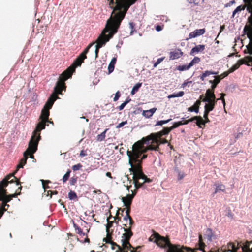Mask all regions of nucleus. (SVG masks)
Returning <instances> with one entry per match:
<instances>
[{
  "mask_svg": "<svg viewBox=\"0 0 252 252\" xmlns=\"http://www.w3.org/2000/svg\"><path fill=\"white\" fill-rule=\"evenodd\" d=\"M38 143L37 140L35 141H33L32 139L30 140L28 147L23 153L26 156V157L28 158L29 156L31 158H34L33 154L35 153L37 150Z\"/></svg>",
  "mask_w": 252,
  "mask_h": 252,
  "instance_id": "12",
  "label": "nucleus"
},
{
  "mask_svg": "<svg viewBox=\"0 0 252 252\" xmlns=\"http://www.w3.org/2000/svg\"><path fill=\"white\" fill-rule=\"evenodd\" d=\"M77 182V177H72L70 179L69 183L70 185H74Z\"/></svg>",
  "mask_w": 252,
  "mask_h": 252,
  "instance_id": "59",
  "label": "nucleus"
},
{
  "mask_svg": "<svg viewBox=\"0 0 252 252\" xmlns=\"http://www.w3.org/2000/svg\"><path fill=\"white\" fill-rule=\"evenodd\" d=\"M172 130L170 127H164L163 130L156 132L152 133V136H157V137H162L163 135H168L169 133Z\"/></svg>",
  "mask_w": 252,
  "mask_h": 252,
  "instance_id": "18",
  "label": "nucleus"
},
{
  "mask_svg": "<svg viewBox=\"0 0 252 252\" xmlns=\"http://www.w3.org/2000/svg\"><path fill=\"white\" fill-rule=\"evenodd\" d=\"M129 28L130 29V34H132L133 31H135V24L133 22H130L129 24Z\"/></svg>",
  "mask_w": 252,
  "mask_h": 252,
  "instance_id": "56",
  "label": "nucleus"
},
{
  "mask_svg": "<svg viewBox=\"0 0 252 252\" xmlns=\"http://www.w3.org/2000/svg\"><path fill=\"white\" fill-rule=\"evenodd\" d=\"M69 76V75L63 79V80L61 81L60 80V81H57L56 82V85L54 88L53 92L51 94L50 97L48 98L47 101L44 106V107L41 110V114L39 117L40 120L51 122L49 120V117L50 115L49 110L52 107L54 102L57 99L59 98L58 94H62V91L65 90L66 85L65 81L68 79Z\"/></svg>",
  "mask_w": 252,
  "mask_h": 252,
  "instance_id": "3",
  "label": "nucleus"
},
{
  "mask_svg": "<svg viewBox=\"0 0 252 252\" xmlns=\"http://www.w3.org/2000/svg\"><path fill=\"white\" fill-rule=\"evenodd\" d=\"M142 85V83H138L136 84L134 87H133L131 91V94H135L136 92H137L139 90V89L141 87Z\"/></svg>",
  "mask_w": 252,
  "mask_h": 252,
  "instance_id": "37",
  "label": "nucleus"
},
{
  "mask_svg": "<svg viewBox=\"0 0 252 252\" xmlns=\"http://www.w3.org/2000/svg\"><path fill=\"white\" fill-rule=\"evenodd\" d=\"M200 105V100H197L192 106L188 108V111L189 112H195V113H198L199 112Z\"/></svg>",
  "mask_w": 252,
  "mask_h": 252,
  "instance_id": "20",
  "label": "nucleus"
},
{
  "mask_svg": "<svg viewBox=\"0 0 252 252\" xmlns=\"http://www.w3.org/2000/svg\"><path fill=\"white\" fill-rule=\"evenodd\" d=\"M171 120V119H169L166 120H161V121H158L156 124L155 125L156 126H162L163 124H166L168 122H169Z\"/></svg>",
  "mask_w": 252,
  "mask_h": 252,
  "instance_id": "47",
  "label": "nucleus"
},
{
  "mask_svg": "<svg viewBox=\"0 0 252 252\" xmlns=\"http://www.w3.org/2000/svg\"><path fill=\"white\" fill-rule=\"evenodd\" d=\"M107 224L106 226V230H110V228L112 227L114 221H110L109 218L107 219Z\"/></svg>",
  "mask_w": 252,
  "mask_h": 252,
  "instance_id": "48",
  "label": "nucleus"
},
{
  "mask_svg": "<svg viewBox=\"0 0 252 252\" xmlns=\"http://www.w3.org/2000/svg\"><path fill=\"white\" fill-rule=\"evenodd\" d=\"M120 96H121V94L120 93V92L117 91L115 94V97H114V99H113L114 101H117L119 99Z\"/></svg>",
  "mask_w": 252,
  "mask_h": 252,
  "instance_id": "62",
  "label": "nucleus"
},
{
  "mask_svg": "<svg viewBox=\"0 0 252 252\" xmlns=\"http://www.w3.org/2000/svg\"><path fill=\"white\" fill-rule=\"evenodd\" d=\"M137 0H116L115 6L112 11V14L115 13L122 20L131 5Z\"/></svg>",
  "mask_w": 252,
  "mask_h": 252,
  "instance_id": "6",
  "label": "nucleus"
},
{
  "mask_svg": "<svg viewBox=\"0 0 252 252\" xmlns=\"http://www.w3.org/2000/svg\"><path fill=\"white\" fill-rule=\"evenodd\" d=\"M119 211H121L122 212V213H123L124 211V209L119 208L118 211L116 213V216L114 217L115 222L117 224H118L119 223V222L121 220V217L118 216V214H119Z\"/></svg>",
  "mask_w": 252,
  "mask_h": 252,
  "instance_id": "40",
  "label": "nucleus"
},
{
  "mask_svg": "<svg viewBox=\"0 0 252 252\" xmlns=\"http://www.w3.org/2000/svg\"><path fill=\"white\" fill-rule=\"evenodd\" d=\"M0 198L1 200L4 199L7 203L12 200L11 198L7 194V192H5L4 194H0Z\"/></svg>",
  "mask_w": 252,
  "mask_h": 252,
  "instance_id": "34",
  "label": "nucleus"
},
{
  "mask_svg": "<svg viewBox=\"0 0 252 252\" xmlns=\"http://www.w3.org/2000/svg\"><path fill=\"white\" fill-rule=\"evenodd\" d=\"M123 252H139V251H136L135 248L132 246V247L128 249H125Z\"/></svg>",
  "mask_w": 252,
  "mask_h": 252,
  "instance_id": "58",
  "label": "nucleus"
},
{
  "mask_svg": "<svg viewBox=\"0 0 252 252\" xmlns=\"http://www.w3.org/2000/svg\"><path fill=\"white\" fill-rule=\"evenodd\" d=\"M185 176V174L184 172L181 171L178 172V180H181L183 179Z\"/></svg>",
  "mask_w": 252,
  "mask_h": 252,
  "instance_id": "54",
  "label": "nucleus"
},
{
  "mask_svg": "<svg viewBox=\"0 0 252 252\" xmlns=\"http://www.w3.org/2000/svg\"><path fill=\"white\" fill-rule=\"evenodd\" d=\"M27 159L28 158L23 154V158L20 159L19 163L17 165L16 170L14 172L15 174L20 168L23 167L24 165H25L27 162Z\"/></svg>",
  "mask_w": 252,
  "mask_h": 252,
  "instance_id": "24",
  "label": "nucleus"
},
{
  "mask_svg": "<svg viewBox=\"0 0 252 252\" xmlns=\"http://www.w3.org/2000/svg\"><path fill=\"white\" fill-rule=\"evenodd\" d=\"M193 117H197L194 120L196 121V124L199 128H202L204 127L205 125L203 118L200 116H196Z\"/></svg>",
  "mask_w": 252,
  "mask_h": 252,
  "instance_id": "28",
  "label": "nucleus"
},
{
  "mask_svg": "<svg viewBox=\"0 0 252 252\" xmlns=\"http://www.w3.org/2000/svg\"><path fill=\"white\" fill-rule=\"evenodd\" d=\"M204 45H198L193 47L190 51V55H194V53H197L199 52H202L205 49Z\"/></svg>",
  "mask_w": 252,
  "mask_h": 252,
  "instance_id": "23",
  "label": "nucleus"
},
{
  "mask_svg": "<svg viewBox=\"0 0 252 252\" xmlns=\"http://www.w3.org/2000/svg\"><path fill=\"white\" fill-rule=\"evenodd\" d=\"M249 54V56H246L244 58L239 60L237 63L228 70L229 72L230 73L233 72L235 70L238 69L240 65L244 64L247 66L252 65V64H250V62H252V54Z\"/></svg>",
  "mask_w": 252,
  "mask_h": 252,
  "instance_id": "11",
  "label": "nucleus"
},
{
  "mask_svg": "<svg viewBox=\"0 0 252 252\" xmlns=\"http://www.w3.org/2000/svg\"><path fill=\"white\" fill-rule=\"evenodd\" d=\"M154 239V242L157 245L161 248L168 247L167 252H183L187 247L180 248V245H174L171 244L168 238L160 235L158 233L154 232L151 236Z\"/></svg>",
  "mask_w": 252,
  "mask_h": 252,
  "instance_id": "5",
  "label": "nucleus"
},
{
  "mask_svg": "<svg viewBox=\"0 0 252 252\" xmlns=\"http://www.w3.org/2000/svg\"><path fill=\"white\" fill-rule=\"evenodd\" d=\"M107 129H105L103 132H102L101 134L97 135L96 140L98 141H102L104 140L105 138V134L107 131Z\"/></svg>",
  "mask_w": 252,
  "mask_h": 252,
  "instance_id": "41",
  "label": "nucleus"
},
{
  "mask_svg": "<svg viewBox=\"0 0 252 252\" xmlns=\"http://www.w3.org/2000/svg\"><path fill=\"white\" fill-rule=\"evenodd\" d=\"M122 20L116 14L111 13L110 17L107 21L106 25L101 34L97 38L95 43L97 45L105 44L115 34L119 29Z\"/></svg>",
  "mask_w": 252,
  "mask_h": 252,
  "instance_id": "2",
  "label": "nucleus"
},
{
  "mask_svg": "<svg viewBox=\"0 0 252 252\" xmlns=\"http://www.w3.org/2000/svg\"><path fill=\"white\" fill-rule=\"evenodd\" d=\"M190 67H189V65H179L177 67V69L179 71H184L189 69Z\"/></svg>",
  "mask_w": 252,
  "mask_h": 252,
  "instance_id": "44",
  "label": "nucleus"
},
{
  "mask_svg": "<svg viewBox=\"0 0 252 252\" xmlns=\"http://www.w3.org/2000/svg\"><path fill=\"white\" fill-rule=\"evenodd\" d=\"M135 188L136 187H135ZM138 189L139 188H135V190L131 194H127L126 196L122 197V200L124 203V206L128 207L131 205L133 198L136 193V190Z\"/></svg>",
  "mask_w": 252,
  "mask_h": 252,
  "instance_id": "16",
  "label": "nucleus"
},
{
  "mask_svg": "<svg viewBox=\"0 0 252 252\" xmlns=\"http://www.w3.org/2000/svg\"><path fill=\"white\" fill-rule=\"evenodd\" d=\"M205 237L208 241L211 242L213 239H216V236L210 228H207L205 231Z\"/></svg>",
  "mask_w": 252,
  "mask_h": 252,
  "instance_id": "21",
  "label": "nucleus"
},
{
  "mask_svg": "<svg viewBox=\"0 0 252 252\" xmlns=\"http://www.w3.org/2000/svg\"><path fill=\"white\" fill-rule=\"evenodd\" d=\"M107 235L106 237L104 239V241L106 243H110L112 242V234L113 231H111L110 230H106Z\"/></svg>",
  "mask_w": 252,
  "mask_h": 252,
  "instance_id": "32",
  "label": "nucleus"
},
{
  "mask_svg": "<svg viewBox=\"0 0 252 252\" xmlns=\"http://www.w3.org/2000/svg\"><path fill=\"white\" fill-rule=\"evenodd\" d=\"M210 101H217L214 94V90H213L212 88L207 90L205 96L202 99L203 102H208Z\"/></svg>",
  "mask_w": 252,
  "mask_h": 252,
  "instance_id": "15",
  "label": "nucleus"
},
{
  "mask_svg": "<svg viewBox=\"0 0 252 252\" xmlns=\"http://www.w3.org/2000/svg\"><path fill=\"white\" fill-rule=\"evenodd\" d=\"M182 125V121H179L177 122H175L172 126L170 127V129H174V128H176L178 127H179L180 126Z\"/></svg>",
  "mask_w": 252,
  "mask_h": 252,
  "instance_id": "49",
  "label": "nucleus"
},
{
  "mask_svg": "<svg viewBox=\"0 0 252 252\" xmlns=\"http://www.w3.org/2000/svg\"><path fill=\"white\" fill-rule=\"evenodd\" d=\"M101 48V45H97L95 46V58H97L98 53H99V49Z\"/></svg>",
  "mask_w": 252,
  "mask_h": 252,
  "instance_id": "61",
  "label": "nucleus"
},
{
  "mask_svg": "<svg viewBox=\"0 0 252 252\" xmlns=\"http://www.w3.org/2000/svg\"><path fill=\"white\" fill-rule=\"evenodd\" d=\"M15 173H10L6 175L3 180L0 182V194H4L7 192L5 189L9 183H13L15 182L17 186L20 185L19 180H18L15 176Z\"/></svg>",
  "mask_w": 252,
  "mask_h": 252,
  "instance_id": "9",
  "label": "nucleus"
},
{
  "mask_svg": "<svg viewBox=\"0 0 252 252\" xmlns=\"http://www.w3.org/2000/svg\"><path fill=\"white\" fill-rule=\"evenodd\" d=\"M197 117H192L190 119H189V120H186L185 121H182V125H187L188 124V123H189V122H193V121H194V119H196Z\"/></svg>",
  "mask_w": 252,
  "mask_h": 252,
  "instance_id": "57",
  "label": "nucleus"
},
{
  "mask_svg": "<svg viewBox=\"0 0 252 252\" xmlns=\"http://www.w3.org/2000/svg\"><path fill=\"white\" fill-rule=\"evenodd\" d=\"M236 3V1L235 0H232L230 1H229V2H228L227 3H226L225 5V7H230L233 4H235Z\"/></svg>",
  "mask_w": 252,
  "mask_h": 252,
  "instance_id": "64",
  "label": "nucleus"
},
{
  "mask_svg": "<svg viewBox=\"0 0 252 252\" xmlns=\"http://www.w3.org/2000/svg\"><path fill=\"white\" fill-rule=\"evenodd\" d=\"M116 61H117L116 58L114 57L112 59V60L108 65V71L109 74L111 73L114 71L115 65L116 63Z\"/></svg>",
  "mask_w": 252,
  "mask_h": 252,
  "instance_id": "27",
  "label": "nucleus"
},
{
  "mask_svg": "<svg viewBox=\"0 0 252 252\" xmlns=\"http://www.w3.org/2000/svg\"><path fill=\"white\" fill-rule=\"evenodd\" d=\"M131 100L130 99H129V98H127L125 102H124L123 103L121 104V105L119 107V110H123L124 107L126 106V105L129 102V101Z\"/></svg>",
  "mask_w": 252,
  "mask_h": 252,
  "instance_id": "46",
  "label": "nucleus"
},
{
  "mask_svg": "<svg viewBox=\"0 0 252 252\" xmlns=\"http://www.w3.org/2000/svg\"><path fill=\"white\" fill-rule=\"evenodd\" d=\"M143 140L146 141L144 142L146 143H151L154 147L158 146L159 148V145L162 144L160 143L161 141V137H157V136H152V134H150L149 135L143 137Z\"/></svg>",
  "mask_w": 252,
  "mask_h": 252,
  "instance_id": "14",
  "label": "nucleus"
},
{
  "mask_svg": "<svg viewBox=\"0 0 252 252\" xmlns=\"http://www.w3.org/2000/svg\"><path fill=\"white\" fill-rule=\"evenodd\" d=\"M73 227L76 231V233L82 236H87V234L83 232L81 228L78 226L76 224L73 222Z\"/></svg>",
  "mask_w": 252,
  "mask_h": 252,
  "instance_id": "36",
  "label": "nucleus"
},
{
  "mask_svg": "<svg viewBox=\"0 0 252 252\" xmlns=\"http://www.w3.org/2000/svg\"><path fill=\"white\" fill-rule=\"evenodd\" d=\"M245 8L244 5H240L238 6L233 11L232 13L233 17H234L235 15L238 12L241 11V10H244Z\"/></svg>",
  "mask_w": 252,
  "mask_h": 252,
  "instance_id": "42",
  "label": "nucleus"
},
{
  "mask_svg": "<svg viewBox=\"0 0 252 252\" xmlns=\"http://www.w3.org/2000/svg\"><path fill=\"white\" fill-rule=\"evenodd\" d=\"M147 157V155L143 154L141 157H140V158H138V160H139V161L140 162V166H142V160L143 159H145V158H146Z\"/></svg>",
  "mask_w": 252,
  "mask_h": 252,
  "instance_id": "60",
  "label": "nucleus"
},
{
  "mask_svg": "<svg viewBox=\"0 0 252 252\" xmlns=\"http://www.w3.org/2000/svg\"><path fill=\"white\" fill-rule=\"evenodd\" d=\"M110 244H111V247L112 249L115 250L116 248H117L116 252H123V251H125V249L124 248L123 246H120L114 242L112 241V242L110 243Z\"/></svg>",
  "mask_w": 252,
  "mask_h": 252,
  "instance_id": "29",
  "label": "nucleus"
},
{
  "mask_svg": "<svg viewBox=\"0 0 252 252\" xmlns=\"http://www.w3.org/2000/svg\"><path fill=\"white\" fill-rule=\"evenodd\" d=\"M183 55V52L180 49H175L170 53V59L175 60L179 58Z\"/></svg>",
  "mask_w": 252,
  "mask_h": 252,
  "instance_id": "19",
  "label": "nucleus"
},
{
  "mask_svg": "<svg viewBox=\"0 0 252 252\" xmlns=\"http://www.w3.org/2000/svg\"><path fill=\"white\" fill-rule=\"evenodd\" d=\"M94 42L91 43L84 50V51L79 55L73 62V64L69 66L67 69L64 71L59 76L58 80L59 81L63 80L66 77L69 75L68 79L72 76V73L75 70V67L80 66L84 62V60L87 58L86 54L88 53L90 48L94 44Z\"/></svg>",
  "mask_w": 252,
  "mask_h": 252,
  "instance_id": "4",
  "label": "nucleus"
},
{
  "mask_svg": "<svg viewBox=\"0 0 252 252\" xmlns=\"http://www.w3.org/2000/svg\"><path fill=\"white\" fill-rule=\"evenodd\" d=\"M40 120V121L37 124L36 128L33 131L32 135L30 139H32L33 141L37 140L38 142L41 139V131L44 129L46 126H48L49 123H51L53 125V122H48L42 120Z\"/></svg>",
  "mask_w": 252,
  "mask_h": 252,
  "instance_id": "10",
  "label": "nucleus"
},
{
  "mask_svg": "<svg viewBox=\"0 0 252 252\" xmlns=\"http://www.w3.org/2000/svg\"><path fill=\"white\" fill-rule=\"evenodd\" d=\"M205 29H197L190 32L189 35V37L187 38V40L191 39L192 38L196 37L198 36L203 35L205 32Z\"/></svg>",
  "mask_w": 252,
  "mask_h": 252,
  "instance_id": "17",
  "label": "nucleus"
},
{
  "mask_svg": "<svg viewBox=\"0 0 252 252\" xmlns=\"http://www.w3.org/2000/svg\"><path fill=\"white\" fill-rule=\"evenodd\" d=\"M200 59L199 57H195L189 64V67H192L194 64L198 63L200 62Z\"/></svg>",
  "mask_w": 252,
  "mask_h": 252,
  "instance_id": "43",
  "label": "nucleus"
},
{
  "mask_svg": "<svg viewBox=\"0 0 252 252\" xmlns=\"http://www.w3.org/2000/svg\"><path fill=\"white\" fill-rule=\"evenodd\" d=\"M0 201H1V203H0V211H2L3 213H4L7 210V208H6V206H7V203L6 202L4 199L0 200Z\"/></svg>",
  "mask_w": 252,
  "mask_h": 252,
  "instance_id": "35",
  "label": "nucleus"
},
{
  "mask_svg": "<svg viewBox=\"0 0 252 252\" xmlns=\"http://www.w3.org/2000/svg\"><path fill=\"white\" fill-rule=\"evenodd\" d=\"M110 7L113 10L115 6L116 0H108Z\"/></svg>",
  "mask_w": 252,
  "mask_h": 252,
  "instance_id": "55",
  "label": "nucleus"
},
{
  "mask_svg": "<svg viewBox=\"0 0 252 252\" xmlns=\"http://www.w3.org/2000/svg\"><path fill=\"white\" fill-rule=\"evenodd\" d=\"M225 95L226 94L224 93H221L220 94V95H221L220 97V98L216 99L217 101L219 100H221L222 102L224 107H225V99H224V96H225Z\"/></svg>",
  "mask_w": 252,
  "mask_h": 252,
  "instance_id": "51",
  "label": "nucleus"
},
{
  "mask_svg": "<svg viewBox=\"0 0 252 252\" xmlns=\"http://www.w3.org/2000/svg\"><path fill=\"white\" fill-rule=\"evenodd\" d=\"M218 73V72H214L213 71H205L204 72L201 76H200V79L202 81H204L205 77L209 76L210 75H217Z\"/></svg>",
  "mask_w": 252,
  "mask_h": 252,
  "instance_id": "30",
  "label": "nucleus"
},
{
  "mask_svg": "<svg viewBox=\"0 0 252 252\" xmlns=\"http://www.w3.org/2000/svg\"><path fill=\"white\" fill-rule=\"evenodd\" d=\"M184 94V92L183 91H180L177 94H173L168 96V98L169 99L174 97H181L183 96Z\"/></svg>",
  "mask_w": 252,
  "mask_h": 252,
  "instance_id": "39",
  "label": "nucleus"
},
{
  "mask_svg": "<svg viewBox=\"0 0 252 252\" xmlns=\"http://www.w3.org/2000/svg\"><path fill=\"white\" fill-rule=\"evenodd\" d=\"M82 167V165L80 163L74 165L72 167V169L73 171L79 170Z\"/></svg>",
  "mask_w": 252,
  "mask_h": 252,
  "instance_id": "53",
  "label": "nucleus"
},
{
  "mask_svg": "<svg viewBox=\"0 0 252 252\" xmlns=\"http://www.w3.org/2000/svg\"><path fill=\"white\" fill-rule=\"evenodd\" d=\"M243 32L249 39V43L246 45L244 52L245 54H252V27H246L244 28Z\"/></svg>",
  "mask_w": 252,
  "mask_h": 252,
  "instance_id": "13",
  "label": "nucleus"
},
{
  "mask_svg": "<svg viewBox=\"0 0 252 252\" xmlns=\"http://www.w3.org/2000/svg\"><path fill=\"white\" fill-rule=\"evenodd\" d=\"M214 186H216V188L215 189L214 194H216L218 192L222 191L224 192L225 190V186L222 184H214Z\"/></svg>",
  "mask_w": 252,
  "mask_h": 252,
  "instance_id": "26",
  "label": "nucleus"
},
{
  "mask_svg": "<svg viewBox=\"0 0 252 252\" xmlns=\"http://www.w3.org/2000/svg\"><path fill=\"white\" fill-rule=\"evenodd\" d=\"M165 59V57H162L160 58H158L157 61L154 63L153 66L154 67H157L159 63H160L161 62H162L164 59Z\"/></svg>",
  "mask_w": 252,
  "mask_h": 252,
  "instance_id": "52",
  "label": "nucleus"
},
{
  "mask_svg": "<svg viewBox=\"0 0 252 252\" xmlns=\"http://www.w3.org/2000/svg\"><path fill=\"white\" fill-rule=\"evenodd\" d=\"M214 80H210L209 82L212 84L211 88L213 90H215L217 85L220 83V80L217 76H214Z\"/></svg>",
  "mask_w": 252,
  "mask_h": 252,
  "instance_id": "31",
  "label": "nucleus"
},
{
  "mask_svg": "<svg viewBox=\"0 0 252 252\" xmlns=\"http://www.w3.org/2000/svg\"><path fill=\"white\" fill-rule=\"evenodd\" d=\"M229 74H230V73L228 71H225V72H223V73H222L221 74H220V75H217V76L218 77H219V78L221 80L223 78L227 76Z\"/></svg>",
  "mask_w": 252,
  "mask_h": 252,
  "instance_id": "50",
  "label": "nucleus"
},
{
  "mask_svg": "<svg viewBox=\"0 0 252 252\" xmlns=\"http://www.w3.org/2000/svg\"><path fill=\"white\" fill-rule=\"evenodd\" d=\"M123 225L125 232L122 234L121 242L124 249H128L132 247L129 242L130 238L133 235L131 230L132 226H127V224H124Z\"/></svg>",
  "mask_w": 252,
  "mask_h": 252,
  "instance_id": "8",
  "label": "nucleus"
},
{
  "mask_svg": "<svg viewBox=\"0 0 252 252\" xmlns=\"http://www.w3.org/2000/svg\"><path fill=\"white\" fill-rule=\"evenodd\" d=\"M137 0H116L115 6L112 11V14L115 13L122 20L131 5Z\"/></svg>",
  "mask_w": 252,
  "mask_h": 252,
  "instance_id": "7",
  "label": "nucleus"
},
{
  "mask_svg": "<svg viewBox=\"0 0 252 252\" xmlns=\"http://www.w3.org/2000/svg\"><path fill=\"white\" fill-rule=\"evenodd\" d=\"M143 138L140 141L135 142L131 151H127V155L129 158V164L131 167L129 171L132 173L133 181L136 189L141 188L145 183H151L152 180L148 178L142 171V167L140 165L138 158L141 155L149 150L159 151V148L154 147L150 143H146Z\"/></svg>",
  "mask_w": 252,
  "mask_h": 252,
  "instance_id": "1",
  "label": "nucleus"
},
{
  "mask_svg": "<svg viewBox=\"0 0 252 252\" xmlns=\"http://www.w3.org/2000/svg\"><path fill=\"white\" fill-rule=\"evenodd\" d=\"M127 123V121H125L122 122L120 123V124H119L116 126V128H120L123 127L124 125L126 124Z\"/></svg>",
  "mask_w": 252,
  "mask_h": 252,
  "instance_id": "63",
  "label": "nucleus"
},
{
  "mask_svg": "<svg viewBox=\"0 0 252 252\" xmlns=\"http://www.w3.org/2000/svg\"><path fill=\"white\" fill-rule=\"evenodd\" d=\"M70 173H71V171L70 170H68L66 172V173L64 175V176H63V183L66 182L68 180V179L70 176Z\"/></svg>",
  "mask_w": 252,
  "mask_h": 252,
  "instance_id": "45",
  "label": "nucleus"
},
{
  "mask_svg": "<svg viewBox=\"0 0 252 252\" xmlns=\"http://www.w3.org/2000/svg\"><path fill=\"white\" fill-rule=\"evenodd\" d=\"M68 198L71 200H77V196L76 193L73 191H70L68 193Z\"/></svg>",
  "mask_w": 252,
  "mask_h": 252,
  "instance_id": "38",
  "label": "nucleus"
},
{
  "mask_svg": "<svg viewBox=\"0 0 252 252\" xmlns=\"http://www.w3.org/2000/svg\"><path fill=\"white\" fill-rule=\"evenodd\" d=\"M156 110V108H153L150 110H144L142 112V115L146 118H149L153 116Z\"/></svg>",
  "mask_w": 252,
  "mask_h": 252,
  "instance_id": "25",
  "label": "nucleus"
},
{
  "mask_svg": "<svg viewBox=\"0 0 252 252\" xmlns=\"http://www.w3.org/2000/svg\"><path fill=\"white\" fill-rule=\"evenodd\" d=\"M206 102L207 103L205 104L204 106V109L210 112L214 109L217 101H210Z\"/></svg>",
  "mask_w": 252,
  "mask_h": 252,
  "instance_id": "22",
  "label": "nucleus"
},
{
  "mask_svg": "<svg viewBox=\"0 0 252 252\" xmlns=\"http://www.w3.org/2000/svg\"><path fill=\"white\" fill-rule=\"evenodd\" d=\"M124 220L126 221V223L127 224L128 220L129 221V226H132V225L134 224V222L132 218L130 216V215H128V216H126V214L125 216L124 217Z\"/></svg>",
  "mask_w": 252,
  "mask_h": 252,
  "instance_id": "33",
  "label": "nucleus"
}]
</instances>
